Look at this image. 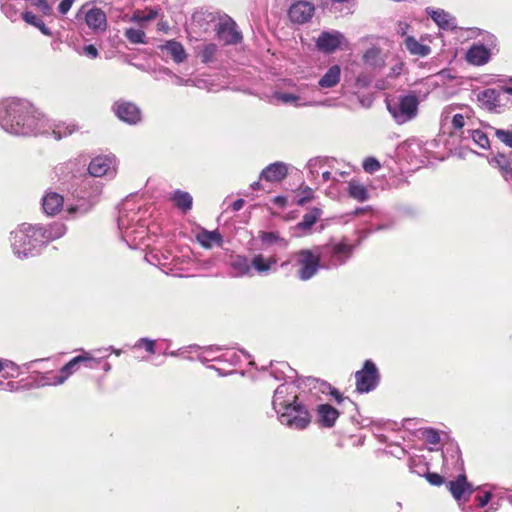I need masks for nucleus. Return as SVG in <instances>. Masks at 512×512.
Listing matches in <instances>:
<instances>
[{"label": "nucleus", "mask_w": 512, "mask_h": 512, "mask_svg": "<svg viewBox=\"0 0 512 512\" xmlns=\"http://www.w3.org/2000/svg\"><path fill=\"white\" fill-rule=\"evenodd\" d=\"M478 100L481 105L488 109L494 110L499 106V94L495 89H486L478 94Z\"/></svg>", "instance_id": "b1692460"}, {"label": "nucleus", "mask_w": 512, "mask_h": 512, "mask_svg": "<svg viewBox=\"0 0 512 512\" xmlns=\"http://www.w3.org/2000/svg\"><path fill=\"white\" fill-rule=\"evenodd\" d=\"M363 60L366 65L372 68H380L384 65L381 50L376 47L369 48L363 55Z\"/></svg>", "instance_id": "cd10ccee"}, {"label": "nucleus", "mask_w": 512, "mask_h": 512, "mask_svg": "<svg viewBox=\"0 0 512 512\" xmlns=\"http://www.w3.org/2000/svg\"><path fill=\"white\" fill-rule=\"evenodd\" d=\"M157 17V12L155 10H149L147 13L144 11H136L131 17V21L143 23L145 21L153 20Z\"/></svg>", "instance_id": "e433bc0d"}, {"label": "nucleus", "mask_w": 512, "mask_h": 512, "mask_svg": "<svg viewBox=\"0 0 512 512\" xmlns=\"http://www.w3.org/2000/svg\"><path fill=\"white\" fill-rule=\"evenodd\" d=\"M77 210H78V208H77L76 206H70V207H68V209H67L68 213H70V214H74V213H76V212H77Z\"/></svg>", "instance_id": "338daca9"}, {"label": "nucleus", "mask_w": 512, "mask_h": 512, "mask_svg": "<svg viewBox=\"0 0 512 512\" xmlns=\"http://www.w3.org/2000/svg\"><path fill=\"white\" fill-rule=\"evenodd\" d=\"M36 226L22 225V227L12 233V249L19 257H26L32 250L41 243Z\"/></svg>", "instance_id": "20e7f679"}, {"label": "nucleus", "mask_w": 512, "mask_h": 512, "mask_svg": "<svg viewBox=\"0 0 512 512\" xmlns=\"http://www.w3.org/2000/svg\"><path fill=\"white\" fill-rule=\"evenodd\" d=\"M113 109L116 116L128 125H136L141 119L139 108L131 102H116Z\"/></svg>", "instance_id": "9b49d317"}, {"label": "nucleus", "mask_w": 512, "mask_h": 512, "mask_svg": "<svg viewBox=\"0 0 512 512\" xmlns=\"http://www.w3.org/2000/svg\"><path fill=\"white\" fill-rule=\"evenodd\" d=\"M362 166L364 171L369 174H373L381 168L380 162L375 157H367Z\"/></svg>", "instance_id": "ea45409f"}, {"label": "nucleus", "mask_w": 512, "mask_h": 512, "mask_svg": "<svg viewBox=\"0 0 512 512\" xmlns=\"http://www.w3.org/2000/svg\"><path fill=\"white\" fill-rule=\"evenodd\" d=\"M408 28H409V25L406 22H399L398 23L397 32L400 35L405 36L406 33H407Z\"/></svg>", "instance_id": "5fc2aeb1"}, {"label": "nucleus", "mask_w": 512, "mask_h": 512, "mask_svg": "<svg viewBox=\"0 0 512 512\" xmlns=\"http://www.w3.org/2000/svg\"><path fill=\"white\" fill-rule=\"evenodd\" d=\"M387 107L397 123L403 124L416 116L418 100L414 95H407L401 97L398 102L388 103Z\"/></svg>", "instance_id": "423d86ee"}, {"label": "nucleus", "mask_w": 512, "mask_h": 512, "mask_svg": "<svg viewBox=\"0 0 512 512\" xmlns=\"http://www.w3.org/2000/svg\"><path fill=\"white\" fill-rule=\"evenodd\" d=\"M22 18L27 24H30L36 28H37V26H39L40 22L42 21L39 17H37L32 12H24L22 14Z\"/></svg>", "instance_id": "09e8293b"}, {"label": "nucleus", "mask_w": 512, "mask_h": 512, "mask_svg": "<svg viewBox=\"0 0 512 512\" xmlns=\"http://www.w3.org/2000/svg\"><path fill=\"white\" fill-rule=\"evenodd\" d=\"M404 44L406 49L413 55L425 57L431 52L429 46L421 44L412 36H407L404 40Z\"/></svg>", "instance_id": "a878e982"}, {"label": "nucleus", "mask_w": 512, "mask_h": 512, "mask_svg": "<svg viewBox=\"0 0 512 512\" xmlns=\"http://www.w3.org/2000/svg\"><path fill=\"white\" fill-rule=\"evenodd\" d=\"M192 86H197L199 88H203L204 87V81L203 80H198V81H194L193 80Z\"/></svg>", "instance_id": "69168bd1"}, {"label": "nucleus", "mask_w": 512, "mask_h": 512, "mask_svg": "<svg viewBox=\"0 0 512 512\" xmlns=\"http://www.w3.org/2000/svg\"><path fill=\"white\" fill-rule=\"evenodd\" d=\"M136 346L138 347H144L145 350L147 352H149L150 354H155V341L154 340H150V339H147V338H141Z\"/></svg>", "instance_id": "49530a36"}, {"label": "nucleus", "mask_w": 512, "mask_h": 512, "mask_svg": "<svg viewBox=\"0 0 512 512\" xmlns=\"http://www.w3.org/2000/svg\"><path fill=\"white\" fill-rule=\"evenodd\" d=\"M259 238L264 244L267 245H272L279 242L283 243L284 246H287L288 244V242L284 238H282L278 232L260 231Z\"/></svg>", "instance_id": "2f4dec72"}, {"label": "nucleus", "mask_w": 512, "mask_h": 512, "mask_svg": "<svg viewBox=\"0 0 512 512\" xmlns=\"http://www.w3.org/2000/svg\"><path fill=\"white\" fill-rule=\"evenodd\" d=\"M345 42V37L339 31L322 32L316 40V46L320 51L332 53Z\"/></svg>", "instance_id": "9d476101"}, {"label": "nucleus", "mask_w": 512, "mask_h": 512, "mask_svg": "<svg viewBox=\"0 0 512 512\" xmlns=\"http://www.w3.org/2000/svg\"><path fill=\"white\" fill-rule=\"evenodd\" d=\"M44 114L30 102L20 99H5L0 103V126L13 128L15 126L44 125Z\"/></svg>", "instance_id": "f257e3e1"}, {"label": "nucleus", "mask_w": 512, "mask_h": 512, "mask_svg": "<svg viewBox=\"0 0 512 512\" xmlns=\"http://www.w3.org/2000/svg\"><path fill=\"white\" fill-rule=\"evenodd\" d=\"M273 202L280 207H285L287 204V198L285 196H276L274 197Z\"/></svg>", "instance_id": "4d7b16f0"}, {"label": "nucleus", "mask_w": 512, "mask_h": 512, "mask_svg": "<svg viewBox=\"0 0 512 512\" xmlns=\"http://www.w3.org/2000/svg\"><path fill=\"white\" fill-rule=\"evenodd\" d=\"M329 395L332 396L338 404L344 401V396L340 393V391L334 387H329Z\"/></svg>", "instance_id": "603ef678"}, {"label": "nucleus", "mask_w": 512, "mask_h": 512, "mask_svg": "<svg viewBox=\"0 0 512 512\" xmlns=\"http://www.w3.org/2000/svg\"><path fill=\"white\" fill-rule=\"evenodd\" d=\"M215 30L219 39L223 40L226 45L236 44L242 39L236 23L230 17L220 19Z\"/></svg>", "instance_id": "1a4fd4ad"}, {"label": "nucleus", "mask_w": 512, "mask_h": 512, "mask_svg": "<svg viewBox=\"0 0 512 512\" xmlns=\"http://www.w3.org/2000/svg\"><path fill=\"white\" fill-rule=\"evenodd\" d=\"M2 12L6 15L7 18H9L12 21H15L17 19L18 11L17 9L11 5V4H3L1 6Z\"/></svg>", "instance_id": "a18cd8bd"}, {"label": "nucleus", "mask_w": 512, "mask_h": 512, "mask_svg": "<svg viewBox=\"0 0 512 512\" xmlns=\"http://www.w3.org/2000/svg\"><path fill=\"white\" fill-rule=\"evenodd\" d=\"M428 14L431 18L436 22V24L443 29H453L456 27V19L448 12L438 9V10H427Z\"/></svg>", "instance_id": "aec40b11"}, {"label": "nucleus", "mask_w": 512, "mask_h": 512, "mask_svg": "<svg viewBox=\"0 0 512 512\" xmlns=\"http://www.w3.org/2000/svg\"><path fill=\"white\" fill-rule=\"evenodd\" d=\"M288 174V167L283 162H275L262 170L260 178L268 182H281Z\"/></svg>", "instance_id": "2eb2a0df"}, {"label": "nucleus", "mask_w": 512, "mask_h": 512, "mask_svg": "<svg viewBox=\"0 0 512 512\" xmlns=\"http://www.w3.org/2000/svg\"><path fill=\"white\" fill-rule=\"evenodd\" d=\"M330 177H331V173L329 171H325L322 173V179L327 182L328 180H330Z\"/></svg>", "instance_id": "0e129e2a"}, {"label": "nucleus", "mask_w": 512, "mask_h": 512, "mask_svg": "<svg viewBox=\"0 0 512 512\" xmlns=\"http://www.w3.org/2000/svg\"><path fill=\"white\" fill-rule=\"evenodd\" d=\"M74 0H62L58 6V10L61 14H66L72 7Z\"/></svg>", "instance_id": "3c124183"}, {"label": "nucleus", "mask_w": 512, "mask_h": 512, "mask_svg": "<svg viewBox=\"0 0 512 512\" xmlns=\"http://www.w3.org/2000/svg\"><path fill=\"white\" fill-rule=\"evenodd\" d=\"M356 390L360 393H368L376 388L379 381V373L376 365L371 360H366L361 370L355 373Z\"/></svg>", "instance_id": "0eeeda50"}, {"label": "nucleus", "mask_w": 512, "mask_h": 512, "mask_svg": "<svg viewBox=\"0 0 512 512\" xmlns=\"http://www.w3.org/2000/svg\"><path fill=\"white\" fill-rule=\"evenodd\" d=\"M277 262L275 257L265 258L262 254L255 255L251 262L253 267L258 273L268 272L273 265Z\"/></svg>", "instance_id": "c756f323"}, {"label": "nucleus", "mask_w": 512, "mask_h": 512, "mask_svg": "<svg viewBox=\"0 0 512 512\" xmlns=\"http://www.w3.org/2000/svg\"><path fill=\"white\" fill-rule=\"evenodd\" d=\"M425 479L433 486H441L445 483L444 478L436 472H427L425 474Z\"/></svg>", "instance_id": "a19ab883"}, {"label": "nucleus", "mask_w": 512, "mask_h": 512, "mask_svg": "<svg viewBox=\"0 0 512 512\" xmlns=\"http://www.w3.org/2000/svg\"><path fill=\"white\" fill-rule=\"evenodd\" d=\"M168 28L166 23H158L159 30H166Z\"/></svg>", "instance_id": "774afa93"}, {"label": "nucleus", "mask_w": 512, "mask_h": 512, "mask_svg": "<svg viewBox=\"0 0 512 512\" xmlns=\"http://www.w3.org/2000/svg\"><path fill=\"white\" fill-rule=\"evenodd\" d=\"M299 198L296 201V204L299 206H304L308 202L314 199V191L309 186L300 187L298 190Z\"/></svg>", "instance_id": "f704fd0d"}, {"label": "nucleus", "mask_w": 512, "mask_h": 512, "mask_svg": "<svg viewBox=\"0 0 512 512\" xmlns=\"http://www.w3.org/2000/svg\"><path fill=\"white\" fill-rule=\"evenodd\" d=\"M206 12H203V11H198V12H195L193 14V21L194 22H197V23H200L202 20H205L206 19Z\"/></svg>", "instance_id": "6e6d98bb"}, {"label": "nucleus", "mask_w": 512, "mask_h": 512, "mask_svg": "<svg viewBox=\"0 0 512 512\" xmlns=\"http://www.w3.org/2000/svg\"><path fill=\"white\" fill-rule=\"evenodd\" d=\"M447 489L459 505L469 501L470 496L476 490L468 481L466 474H459L454 480L446 483Z\"/></svg>", "instance_id": "6e6552de"}, {"label": "nucleus", "mask_w": 512, "mask_h": 512, "mask_svg": "<svg viewBox=\"0 0 512 512\" xmlns=\"http://www.w3.org/2000/svg\"><path fill=\"white\" fill-rule=\"evenodd\" d=\"M322 210L318 207L312 208L308 213H305L302 220L297 223L296 229L307 233L311 230L314 224L321 218Z\"/></svg>", "instance_id": "412c9836"}, {"label": "nucleus", "mask_w": 512, "mask_h": 512, "mask_svg": "<svg viewBox=\"0 0 512 512\" xmlns=\"http://www.w3.org/2000/svg\"><path fill=\"white\" fill-rule=\"evenodd\" d=\"M36 230H41L39 231L41 243H48L62 237L66 232V226L63 223L54 222L47 227L36 226Z\"/></svg>", "instance_id": "dca6fc26"}, {"label": "nucleus", "mask_w": 512, "mask_h": 512, "mask_svg": "<svg viewBox=\"0 0 512 512\" xmlns=\"http://www.w3.org/2000/svg\"><path fill=\"white\" fill-rule=\"evenodd\" d=\"M116 158L114 155L97 156L88 166V172L92 177H103L115 170Z\"/></svg>", "instance_id": "f8f14e48"}, {"label": "nucleus", "mask_w": 512, "mask_h": 512, "mask_svg": "<svg viewBox=\"0 0 512 512\" xmlns=\"http://www.w3.org/2000/svg\"><path fill=\"white\" fill-rule=\"evenodd\" d=\"M423 436H424L426 442H428L429 444L436 445L440 441L439 433L436 430L432 429V428L426 429L423 432Z\"/></svg>", "instance_id": "79ce46f5"}, {"label": "nucleus", "mask_w": 512, "mask_h": 512, "mask_svg": "<svg viewBox=\"0 0 512 512\" xmlns=\"http://www.w3.org/2000/svg\"><path fill=\"white\" fill-rule=\"evenodd\" d=\"M232 268L237 272V275L243 276L250 274L251 271V263L248 258L245 256H236L233 258L231 262Z\"/></svg>", "instance_id": "7c9ffc66"}, {"label": "nucleus", "mask_w": 512, "mask_h": 512, "mask_svg": "<svg viewBox=\"0 0 512 512\" xmlns=\"http://www.w3.org/2000/svg\"><path fill=\"white\" fill-rule=\"evenodd\" d=\"M217 52V45L214 43H209L203 46L201 51V57L203 62H210L214 58V55Z\"/></svg>", "instance_id": "58836bf2"}, {"label": "nucleus", "mask_w": 512, "mask_h": 512, "mask_svg": "<svg viewBox=\"0 0 512 512\" xmlns=\"http://www.w3.org/2000/svg\"><path fill=\"white\" fill-rule=\"evenodd\" d=\"M490 57V53L488 49H486L482 45H474L472 46L467 54L466 59L469 63L473 65H483L488 62Z\"/></svg>", "instance_id": "6ab92c4d"}, {"label": "nucleus", "mask_w": 512, "mask_h": 512, "mask_svg": "<svg viewBox=\"0 0 512 512\" xmlns=\"http://www.w3.org/2000/svg\"><path fill=\"white\" fill-rule=\"evenodd\" d=\"M274 100L276 102H281L283 104H289L294 106L303 105V103L301 102V98L298 95L292 93H276L274 95Z\"/></svg>", "instance_id": "473e14b6"}, {"label": "nucleus", "mask_w": 512, "mask_h": 512, "mask_svg": "<svg viewBox=\"0 0 512 512\" xmlns=\"http://www.w3.org/2000/svg\"><path fill=\"white\" fill-rule=\"evenodd\" d=\"M63 203L64 199L60 194L50 192L43 198L42 206L46 214L53 216L61 211Z\"/></svg>", "instance_id": "a211bd4d"}, {"label": "nucleus", "mask_w": 512, "mask_h": 512, "mask_svg": "<svg viewBox=\"0 0 512 512\" xmlns=\"http://www.w3.org/2000/svg\"><path fill=\"white\" fill-rule=\"evenodd\" d=\"M162 50H165L176 63H182L187 59V53L180 42L175 40L167 41Z\"/></svg>", "instance_id": "4be33fe9"}, {"label": "nucleus", "mask_w": 512, "mask_h": 512, "mask_svg": "<svg viewBox=\"0 0 512 512\" xmlns=\"http://www.w3.org/2000/svg\"><path fill=\"white\" fill-rule=\"evenodd\" d=\"M292 260L298 266L297 275L300 280L307 281L313 278L319 268L321 262V253L311 249H301L291 254L290 259L281 264L282 267L288 265Z\"/></svg>", "instance_id": "7ed1b4c3"}, {"label": "nucleus", "mask_w": 512, "mask_h": 512, "mask_svg": "<svg viewBox=\"0 0 512 512\" xmlns=\"http://www.w3.org/2000/svg\"><path fill=\"white\" fill-rule=\"evenodd\" d=\"M356 81L359 85H361L363 87L367 86L370 82L368 78L362 77V76H358Z\"/></svg>", "instance_id": "680f3d73"}, {"label": "nucleus", "mask_w": 512, "mask_h": 512, "mask_svg": "<svg viewBox=\"0 0 512 512\" xmlns=\"http://www.w3.org/2000/svg\"><path fill=\"white\" fill-rule=\"evenodd\" d=\"M37 28L44 34V35H47V36H50L51 35V31L49 30V28L46 27V25L44 24L43 21L40 22L39 26H37Z\"/></svg>", "instance_id": "052dcab7"}, {"label": "nucleus", "mask_w": 512, "mask_h": 512, "mask_svg": "<svg viewBox=\"0 0 512 512\" xmlns=\"http://www.w3.org/2000/svg\"><path fill=\"white\" fill-rule=\"evenodd\" d=\"M125 37L133 44L146 43V35L142 29L128 28L125 30Z\"/></svg>", "instance_id": "72a5a7b5"}, {"label": "nucleus", "mask_w": 512, "mask_h": 512, "mask_svg": "<svg viewBox=\"0 0 512 512\" xmlns=\"http://www.w3.org/2000/svg\"><path fill=\"white\" fill-rule=\"evenodd\" d=\"M84 52L90 58H96L98 56L97 48L94 45H87L84 47Z\"/></svg>", "instance_id": "864d4df0"}, {"label": "nucleus", "mask_w": 512, "mask_h": 512, "mask_svg": "<svg viewBox=\"0 0 512 512\" xmlns=\"http://www.w3.org/2000/svg\"><path fill=\"white\" fill-rule=\"evenodd\" d=\"M243 205H244V200L237 199L232 203L231 207H232L233 211H239L243 208Z\"/></svg>", "instance_id": "13d9d810"}, {"label": "nucleus", "mask_w": 512, "mask_h": 512, "mask_svg": "<svg viewBox=\"0 0 512 512\" xmlns=\"http://www.w3.org/2000/svg\"><path fill=\"white\" fill-rule=\"evenodd\" d=\"M341 69L338 65L331 66L324 76L319 80V86L322 88H331L338 84L340 80Z\"/></svg>", "instance_id": "393cba45"}, {"label": "nucleus", "mask_w": 512, "mask_h": 512, "mask_svg": "<svg viewBox=\"0 0 512 512\" xmlns=\"http://www.w3.org/2000/svg\"><path fill=\"white\" fill-rule=\"evenodd\" d=\"M250 187L253 189V190H260L261 189V183L260 181H256V182H253Z\"/></svg>", "instance_id": "e2e57ef3"}, {"label": "nucleus", "mask_w": 512, "mask_h": 512, "mask_svg": "<svg viewBox=\"0 0 512 512\" xmlns=\"http://www.w3.org/2000/svg\"><path fill=\"white\" fill-rule=\"evenodd\" d=\"M466 118H468L467 115L453 112L451 124L454 128H463L465 125H467Z\"/></svg>", "instance_id": "37998d69"}, {"label": "nucleus", "mask_w": 512, "mask_h": 512, "mask_svg": "<svg viewBox=\"0 0 512 512\" xmlns=\"http://www.w3.org/2000/svg\"><path fill=\"white\" fill-rule=\"evenodd\" d=\"M175 83L177 85H191L193 84V80L192 79H187V80H184L183 78L181 77H176V80H175Z\"/></svg>", "instance_id": "bf43d9fd"}, {"label": "nucleus", "mask_w": 512, "mask_h": 512, "mask_svg": "<svg viewBox=\"0 0 512 512\" xmlns=\"http://www.w3.org/2000/svg\"><path fill=\"white\" fill-rule=\"evenodd\" d=\"M317 422L321 427L332 428L340 416V412L330 404H319L316 407Z\"/></svg>", "instance_id": "4468645a"}, {"label": "nucleus", "mask_w": 512, "mask_h": 512, "mask_svg": "<svg viewBox=\"0 0 512 512\" xmlns=\"http://www.w3.org/2000/svg\"><path fill=\"white\" fill-rule=\"evenodd\" d=\"M197 240L204 248H211L214 243L220 246L223 241L221 234L217 230L208 231L205 229L197 234Z\"/></svg>", "instance_id": "5701e85b"}, {"label": "nucleus", "mask_w": 512, "mask_h": 512, "mask_svg": "<svg viewBox=\"0 0 512 512\" xmlns=\"http://www.w3.org/2000/svg\"><path fill=\"white\" fill-rule=\"evenodd\" d=\"M471 137L479 147L484 149L489 147V139L483 130H471Z\"/></svg>", "instance_id": "4c0bfd02"}, {"label": "nucleus", "mask_w": 512, "mask_h": 512, "mask_svg": "<svg viewBox=\"0 0 512 512\" xmlns=\"http://www.w3.org/2000/svg\"><path fill=\"white\" fill-rule=\"evenodd\" d=\"M348 195L359 202H364L369 198L367 188L354 180L348 183Z\"/></svg>", "instance_id": "c85d7f7f"}, {"label": "nucleus", "mask_w": 512, "mask_h": 512, "mask_svg": "<svg viewBox=\"0 0 512 512\" xmlns=\"http://www.w3.org/2000/svg\"><path fill=\"white\" fill-rule=\"evenodd\" d=\"M491 498H492V493L487 491L483 495L475 496L474 500H475V503H476L477 507L483 508V507H485L489 503Z\"/></svg>", "instance_id": "de8ad7c7"}, {"label": "nucleus", "mask_w": 512, "mask_h": 512, "mask_svg": "<svg viewBox=\"0 0 512 512\" xmlns=\"http://www.w3.org/2000/svg\"><path fill=\"white\" fill-rule=\"evenodd\" d=\"M171 200L174 202V205L180 210H182L184 213H186L192 208L193 199L188 192L176 190L173 193Z\"/></svg>", "instance_id": "bb28decb"}, {"label": "nucleus", "mask_w": 512, "mask_h": 512, "mask_svg": "<svg viewBox=\"0 0 512 512\" xmlns=\"http://www.w3.org/2000/svg\"><path fill=\"white\" fill-rule=\"evenodd\" d=\"M352 249L351 245L341 242L332 247L331 253L333 256L348 258L352 254Z\"/></svg>", "instance_id": "c9c22d12"}, {"label": "nucleus", "mask_w": 512, "mask_h": 512, "mask_svg": "<svg viewBox=\"0 0 512 512\" xmlns=\"http://www.w3.org/2000/svg\"><path fill=\"white\" fill-rule=\"evenodd\" d=\"M498 138L512 148V130H496Z\"/></svg>", "instance_id": "c03bdc74"}, {"label": "nucleus", "mask_w": 512, "mask_h": 512, "mask_svg": "<svg viewBox=\"0 0 512 512\" xmlns=\"http://www.w3.org/2000/svg\"><path fill=\"white\" fill-rule=\"evenodd\" d=\"M454 109L451 107L445 108L441 114V125L447 126L452 122Z\"/></svg>", "instance_id": "8fccbe9b"}, {"label": "nucleus", "mask_w": 512, "mask_h": 512, "mask_svg": "<svg viewBox=\"0 0 512 512\" xmlns=\"http://www.w3.org/2000/svg\"><path fill=\"white\" fill-rule=\"evenodd\" d=\"M100 365V360L92 357L90 353L83 352L66 363L54 376L56 384H63L71 375L76 373L81 366L87 369H94Z\"/></svg>", "instance_id": "39448f33"}, {"label": "nucleus", "mask_w": 512, "mask_h": 512, "mask_svg": "<svg viewBox=\"0 0 512 512\" xmlns=\"http://www.w3.org/2000/svg\"><path fill=\"white\" fill-rule=\"evenodd\" d=\"M314 11L315 8L312 3L299 1L290 7L288 15L292 22L302 24L312 18Z\"/></svg>", "instance_id": "ddd939ff"}, {"label": "nucleus", "mask_w": 512, "mask_h": 512, "mask_svg": "<svg viewBox=\"0 0 512 512\" xmlns=\"http://www.w3.org/2000/svg\"><path fill=\"white\" fill-rule=\"evenodd\" d=\"M85 21L89 28L95 31H105L107 28L106 14L99 8H92L85 14Z\"/></svg>", "instance_id": "f3484780"}, {"label": "nucleus", "mask_w": 512, "mask_h": 512, "mask_svg": "<svg viewBox=\"0 0 512 512\" xmlns=\"http://www.w3.org/2000/svg\"><path fill=\"white\" fill-rule=\"evenodd\" d=\"M287 390L288 387L285 385L277 387L273 396L274 409L280 414L282 424L297 430L305 429L311 422V415L302 403L297 402V395H294L291 401L284 399Z\"/></svg>", "instance_id": "f03ea898"}]
</instances>
